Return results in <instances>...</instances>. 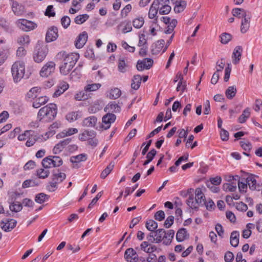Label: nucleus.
<instances>
[{
  "label": "nucleus",
  "instance_id": "1",
  "mask_svg": "<svg viewBox=\"0 0 262 262\" xmlns=\"http://www.w3.org/2000/svg\"><path fill=\"white\" fill-rule=\"evenodd\" d=\"M79 57V54L75 53H67L65 51L59 52L56 55V58L62 60L59 67L61 74L64 75L68 74L73 68Z\"/></svg>",
  "mask_w": 262,
  "mask_h": 262
},
{
  "label": "nucleus",
  "instance_id": "2",
  "mask_svg": "<svg viewBox=\"0 0 262 262\" xmlns=\"http://www.w3.org/2000/svg\"><path fill=\"white\" fill-rule=\"evenodd\" d=\"M57 107L55 104L50 103L41 108L37 114V120L41 122L52 121L56 116Z\"/></svg>",
  "mask_w": 262,
  "mask_h": 262
},
{
  "label": "nucleus",
  "instance_id": "3",
  "mask_svg": "<svg viewBox=\"0 0 262 262\" xmlns=\"http://www.w3.org/2000/svg\"><path fill=\"white\" fill-rule=\"evenodd\" d=\"M205 197L202 190L198 188L195 190V196L189 194L186 204L192 209L198 210L199 206L204 205Z\"/></svg>",
  "mask_w": 262,
  "mask_h": 262
},
{
  "label": "nucleus",
  "instance_id": "4",
  "mask_svg": "<svg viewBox=\"0 0 262 262\" xmlns=\"http://www.w3.org/2000/svg\"><path fill=\"white\" fill-rule=\"evenodd\" d=\"M25 72V64L23 62L16 61L12 65L11 73L14 81L17 82L24 77Z\"/></svg>",
  "mask_w": 262,
  "mask_h": 262
},
{
  "label": "nucleus",
  "instance_id": "5",
  "mask_svg": "<svg viewBox=\"0 0 262 262\" xmlns=\"http://www.w3.org/2000/svg\"><path fill=\"white\" fill-rule=\"evenodd\" d=\"M48 53L47 46L38 44L33 53V59L37 63L41 62L45 59Z\"/></svg>",
  "mask_w": 262,
  "mask_h": 262
},
{
  "label": "nucleus",
  "instance_id": "6",
  "mask_svg": "<svg viewBox=\"0 0 262 262\" xmlns=\"http://www.w3.org/2000/svg\"><path fill=\"white\" fill-rule=\"evenodd\" d=\"M61 158L58 156H49L42 160V165L46 169L54 167H59L62 164Z\"/></svg>",
  "mask_w": 262,
  "mask_h": 262
},
{
  "label": "nucleus",
  "instance_id": "7",
  "mask_svg": "<svg viewBox=\"0 0 262 262\" xmlns=\"http://www.w3.org/2000/svg\"><path fill=\"white\" fill-rule=\"evenodd\" d=\"M15 24L17 28L25 32L33 30L37 27L35 23L26 19H18Z\"/></svg>",
  "mask_w": 262,
  "mask_h": 262
},
{
  "label": "nucleus",
  "instance_id": "8",
  "mask_svg": "<svg viewBox=\"0 0 262 262\" xmlns=\"http://www.w3.org/2000/svg\"><path fill=\"white\" fill-rule=\"evenodd\" d=\"M55 69V62L53 61H48L41 69L40 75L43 77H47L54 72Z\"/></svg>",
  "mask_w": 262,
  "mask_h": 262
},
{
  "label": "nucleus",
  "instance_id": "9",
  "mask_svg": "<svg viewBox=\"0 0 262 262\" xmlns=\"http://www.w3.org/2000/svg\"><path fill=\"white\" fill-rule=\"evenodd\" d=\"M28 140L26 143V145L27 147H31L33 146L36 142H42L47 140L48 137L45 138L42 135H39L32 133L30 135L28 138Z\"/></svg>",
  "mask_w": 262,
  "mask_h": 262
},
{
  "label": "nucleus",
  "instance_id": "10",
  "mask_svg": "<svg viewBox=\"0 0 262 262\" xmlns=\"http://www.w3.org/2000/svg\"><path fill=\"white\" fill-rule=\"evenodd\" d=\"M17 221L14 219H5L2 221L1 226L4 231L9 232L15 227Z\"/></svg>",
  "mask_w": 262,
  "mask_h": 262
},
{
  "label": "nucleus",
  "instance_id": "11",
  "mask_svg": "<svg viewBox=\"0 0 262 262\" xmlns=\"http://www.w3.org/2000/svg\"><path fill=\"white\" fill-rule=\"evenodd\" d=\"M116 119V115L112 113H107L102 118V127L104 129H107L111 126V123H113Z\"/></svg>",
  "mask_w": 262,
  "mask_h": 262
},
{
  "label": "nucleus",
  "instance_id": "12",
  "mask_svg": "<svg viewBox=\"0 0 262 262\" xmlns=\"http://www.w3.org/2000/svg\"><path fill=\"white\" fill-rule=\"evenodd\" d=\"M153 60L151 58H145L143 60H139L137 64V69L138 71H142L144 69H150L153 64Z\"/></svg>",
  "mask_w": 262,
  "mask_h": 262
},
{
  "label": "nucleus",
  "instance_id": "13",
  "mask_svg": "<svg viewBox=\"0 0 262 262\" xmlns=\"http://www.w3.org/2000/svg\"><path fill=\"white\" fill-rule=\"evenodd\" d=\"M125 258L129 262H137L138 260V255L133 248H128L124 254Z\"/></svg>",
  "mask_w": 262,
  "mask_h": 262
},
{
  "label": "nucleus",
  "instance_id": "14",
  "mask_svg": "<svg viewBox=\"0 0 262 262\" xmlns=\"http://www.w3.org/2000/svg\"><path fill=\"white\" fill-rule=\"evenodd\" d=\"M118 71L121 73H125L129 69V62L125 57H120L118 62Z\"/></svg>",
  "mask_w": 262,
  "mask_h": 262
},
{
  "label": "nucleus",
  "instance_id": "15",
  "mask_svg": "<svg viewBox=\"0 0 262 262\" xmlns=\"http://www.w3.org/2000/svg\"><path fill=\"white\" fill-rule=\"evenodd\" d=\"M242 52L243 48L242 46H238L234 49L232 55V62L234 64H237L239 63L241 58Z\"/></svg>",
  "mask_w": 262,
  "mask_h": 262
},
{
  "label": "nucleus",
  "instance_id": "16",
  "mask_svg": "<svg viewBox=\"0 0 262 262\" xmlns=\"http://www.w3.org/2000/svg\"><path fill=\"white\" fill-rule=\"evenodd\" d=\"M58 37V29L57 27H52L50 28L46 33V39L47 42H51Z\"/></svg>",
  "mask_w": 262,
  "mask_h": 262
},
{
  "label": "nucleus",
  "instance_id": "17",
  "mask_svg": "<svg viewBox=\"0 0 262 262\" xmlns=\"http://www.w3.org/2000/svg\"><path fill=\"white\" fill-rule=\"evenodd\" d=\"M88 34L84 31L80 33L75 41V46L78 49L82 48L88 40Z\"/></svg>",
  "mask_w": 262,
  "mask_h": 262
},
{
  "label": "nucleus",
  "instance_id": "18",
  "mask_svg": "<svg viewBox=\"0 0 262 262\" xmlns=\"http://www.w3.org/2000/svg\"><path fill=\"white\" fill-rule=\"evenodd\" d=\"M96 136V132L94 130H84L79 135V139L82 141H88L92 137Z\"/></svg>",
  "mask_w": 262,
  "mask_h": 262
},
{
  "label": "nucleus",
  "instance_id": "19",
  "mask_svg": "<svg viewBox=\"0 0 262 262\" xmlns=\"http://www.w3.org/2000/svg\"><path fill=\"white\" fill-rule=\"evenodd\" d=\"M251 18V14L248 12V16L246 18L242 19L241 25V32L242 33H245L249 30Z\"/></svg>",
  "mask_w": 262,
  "mask_h": 262
},
{
  "label": "nucleus",
  "instance_id": "20",
  "mask_svg": "<svg viewBox=\"0 0 262 262\" xmlns=\"http://www.w3.org/2000/svg\"><path fill=\"white\" fill-rule=\"evenodd\" d=\"M165 44V41L163 39L158 40L151 46V53L152 54H157L163 49Z\"/></svg>",
  "mask_w": 262,
  "mask_h": 262
},
{
  "label": "nucleus",
  "instance_id": "21",
  "mask_svg": "<svg viewBox=\"0 0 262 262\" xmlns=\"http://www.w3.org/2000/svg\"><path fill=\"white\" fill-rule=\"evenodd\" d=\"M12 10L17 16L22 15L25 12L24 6L19 5L17 2H13L12 5Z\"/></svg>",
  "mask_w": 262,
  "mask_h": 262
},
{
  "label": "nucleus",
  "instance_id": "22",
  "mask_svg": "<svg viewBox=\"0 0 262 262\" xmlns=\"http://www.w3.org/2000/svg\"><path fill=\"white\" fill-rule=\"evenodd\" d=\"M158 0H154L150 7L148 17L150 19L154 18L157 14L158 9Z\"/></svg>",
  "mask_w": 262,
  "mask_h": 262
},
{
  "label": "nucleus",
  "instance_id": "23",
  "mask_svg": "<svg viewBox=\"0 0 262 262\" xmlns=\"http://www.w3.org/2000/svg\"><path fill=\"white\" fill-rule=\"evenodd\" d=\"M97 121V119L96 117L90 116L83 120L82 125L85 127H94L96 125Z\"/></svg>",
  "mask_w": 262,
  "mask_h": 262
},
{
  "label": "nucleus",
  "instance_id": "24",
  "mask_svg": "<svg viewBox=\"0 0 262 262\" xmlns=\"http://www.w3.org/2000/svg\"><path fill=\"white\" fill-rule=\"evenodd\" d=\"M165 230L163 229H159L154 231V236L152 243H160L163 239V236Z\"/></svg>",
  "mask_w": 262,
  "mask_h": 262
},
{
  "label": "nucleus",
  "instance_id": "25",
  "mask_svg": "<svg viewBox=\"0 0 262 262\" xmlns=\"http://www.w3.org/2000/svg\"><path fill=\"white\" fill-rule=\"evenodd\" d=\"M48 101L49 98L47 96H41L34 100L32 106L35 108H38L42 105L46 104Z\"/></svg>",
  "mask_w": 262,
  "mask_h": 262
},
{
  "label": "nucleus",
  "instance_id": "26",
  "mask_svg": "<svg viewBox=\"0 0 262 262\" xmlns=\"http://www.w3.org/2000/svg\"><path fill=\"white\" fill-rule=\"evenodd\" d=\"M234 16L238 18H246L248 16V12L245 10L241 8H234L232 11Z\"/></svg>",
  "mask_w": 262,
  "mask_h": 262
},
{
  "label": "nucleus",
  "instance_id": "27",
  "mask_svg": "<svg viewBox=\"0 0 262 262\" xmlns=\"http://www.w3.org/2000/svg\"><path fill=\"white\" fill-rule=\"evenodd\" d=\"M78 133V129L76 128H70L63 130L62 132L57 135V138H64L66 136H72Z\"/></svg>",
  "mask_w": 262,
  "mask_h": 262
},
{
  "label": "nucleus",
  "instance_id": "28",
  "mask_svg": "<svg viewBox=\"0 0 262 262\" xmlns=\"http://www.w3.org/2000/svg\"><path fill=\"white\" fill-rule=\"evenodd\" d=\"M69 88V84L66 82H62L59 84L58 89L53 94L54 97H58L63 93Z\"/></svg>",
  "mask_w": 262,
  "mask_h": 262
},
{
  "label": "nucleus",
  "instance_id": "29",
  "mask_svg": "<svg viewBox=\"0 0 262 262\" xmlns=\"http://www.w3.org/2000/svg\"><path fill=\"white\" fill-rule=\"evenodd\" d=\"M178 76L180 81L178 82L176 90L178 92L181 91L183 93L186 89V82L184 80L183 76L182 74H179Z\"/></svg>",
  "mask_w": 262,
  "mask_h": 262
},
{
  "label": "nucleus",
  "instance_id": "30",
  "mask_svg": "<svg viewBox=\"0 0 262 262\" xmlns=\"http://www.w3.org/2000/svg\"><path fill=\"white\" fill-rule=\"evenodd\" d=\"M239 234L238 232L236 231H233L230 235V244L231 245L236 247L239 244Z\"/></svg>",
  "mask_w": 262,
  "mask_h": 262
},
{
  "label": "nucleus",
  "instance_id": "31",
  "mask_svg": "<svg viewBox=\"0 0 262 262\" xmlns=\"http://www.w3.org/2000/svg\"><path fill=\"white\" fill-rule=\"evenodd\" d=\"M0 27L7 32L11 33L13 32V30L10 26V24L5 18L1 17H0Z\"/></svg>",
  "mask_w": 262,
  "mask_h": 262
},
{
  "label": "nucleus",
  "instance_id": "32",
  "mask_svg": "<svg viewBox=\"0 0 262 262\" xmlns=\"http://www.w3.org/2000/svg\"><path fill=\"white\" fill-rule=\"evenodd\" d=\"M142 78L140 75H135L132 79L131 87L133 89L138 90L141 83Z\"/></svg>",
  "mask_w": 262,
  "mask_h": 262
},
{
  "label": "nucleus",
  "instance_id": "33",
  "mask_svg": "<svg viewBox=\"0 0 262 262\" xmlns=\"http://www.w3.org/2000/svg\"><path fill=\"white\" fill-rule=\"evenodd\" d=\"M236 92V88L235 86H230L226 90L225 95L228 99H232L235 97Z\"/></svg>",
  "mask_w": 262,
  "mask_h": 262
},
{
  "label": "nucleus",
  "instance_id": "34",
  "mask_svg": "<svg viewBox=\"0 0 262 262\" xmlns=\"http://www.w3.org/2000/svg\"><path fill=\"white\" fill-rule=\"evenodd\" d=\"M86 160L87 155L85 154H81L75 156H72L70 158V161L73 163L85 161Z\"/></svg>",
  "mask_w": 262,
  "mask_h": 262
},
{
  "label": "nucleus",
  "instance_id": "35",
  "mask_svg": "<svg viewBox=\"0 0 262 262\" xmlns=\"http://www.w3.org/2000/svg\"><path fill=\"white\" fill-rule=\"evenodd\" d=\"M114 167V162H111L107 167L102 171L100 174V178L105 179L112 171Z\"/></svg>",
  "mask_w": 262,
  "mask_h": 262
},
{
  "label": "nucleus",
  "instance_id": "36",
  "mask_svg": "<svg viewBox=\"0 0 262 262\" xmlns=\"http://www.w3.org/2000/svg\"><path fill=\"white\" fill-rule=\"evenodd\" d=\"M246 182L249 185V188L251 190H255L256 187V181L255 177L253 175H251L247 178L245 180Z\"/></svg>",
  "mask_w": 262,
  "mask_h": 262
},
{
  "label": "nucleus",
  "instance_id": "37",
  "mask_svg": "<svg viewBox=\"0 0 262 262\" xmlns=\"http://www.w3.org/2000/svg\"><path fill=\"white\" fill-rule=\"evenodd\" d=\"M17 42L20 45L28 46L30 42V37L27 35L20 36L17 38Z\"/></svg>",
  "mask_w": 262,
  "mask_h": 262
},
{
  "label": "nucleus",
  "instance_id": "38",
  "mask_svg": "<svg viewBox=\"0 0 262 262\" xmlns=\"http://www.w3.org/2000/svg\"><path fill=\"white\" fill-rule=\"evenodd\" d=\"M187 231L185 228H181L178 230L176 235V239L178 242H182L186 238Z\"/></svg>",
  "mask_w": 262,
  "mask_h": 262
},
{
  "label": "nucleus",
  "instance_id": "39",
  "mask_svg": "<svg viewBox=\"0 0 262 262\" xmlns=\"http://www.w3.org/2000/svg\"><path fill=\"white\" fill-rule=\"evenodd\" d=\"M48 169L49 168L46 169L43 168L37 169L36 171V174L37 177L40 179H45L47 178L50 174V171Z\"/></svg>",
  "mask_w": 262,
  "mask_h": 262
},
{
  "label": "nucleus",
  "instance_id": "40",
  "mask_svg": "<svg viewBox=\"0 0 262 262\" xmlns=\"http://www.w3.org/2000/svg\"><path fill=\"white\" fill-rule=\"evenodd\" d=\"M250 115V108L247 107L245 108L242 114L239 117L238 120L241 123H244L247 118H248Z\"/></svg>",
  "mask_w": 262,
  "mask_h": 262
},
{
  "label": "nucleus",
  "instance_id": "41",
  "mask_svg": "<svg viewBox=\"0 0 262 262\" xmlns=\"http://www.w3.org/2000/svg\"><path fill=\"white\" fill-rule=\"evenodd\" d=\"M133 26L136 29L141 28L144 24V19L143 17H138L133 20Z\"/></svg>",
  "mask_w": 262,
  "mask_h": 262
},
{
  "label": "nucleus",
  "instance_id": "42",
  "mask_svg": "<svg viewBox=\"0 0 262 262\" xmlns=\"http://www.w3.org/2000/svg\"><path fill=\"white\" fill-rule=\"evenodd\" d=\"M121 94V91L120 89L117 88H115L111 90L108 97L110 99H116L118 98Z\"/></svg>",
  "mask_w": 262,
  "mask_h": 262
},
{
  "label": "nucleus",
  "instance_id": "43",
  "mask_svg": "<svg viewBox=\"0 0 262 262\" xmlns=\"http://www.w3.org/2000/svg\"><path fill=\"white\" fill-rule=\"evenodd\" d=\"M223 188L225 191L234 192L236 189V182H231L230 183H225L223 185Z\"/></svg>",
  "mask_w": 262,
  "mask_h": 262
},
{
  "label": "nucleus",
  "instance_id": "44",
  "mask_svg": "<svg viewBox=\"0 0 262 262\" xmlns=\"http://www.w3.org/2000/svg\"><path fill=\"white\" fill-rule=\"evenodd\" d=\"M89 18V15L84 14L77 16L74 19V22L78 25H80L84 23Z\"/></svg>",
  "mask_w": 262,
  "mask_h": 262
},
{
  "label": "nucleus",
  "instance_id": "45",
  "mask_svg": "<svg viewBox=\"0 0 262 262\" xmlns=\"http://www.w3.org/2000/svg\"><path fill=\"white\" fill-rule=\"evenodd\" d=\"M146 228L150 231H155L158 227V224L152 220H149L146 223Z\"/></svg>",
  "mask_w": 262,
  "mask_h": 262
},
{
  "label": "nucleus",
  "instance_id": "46",
  "mask_svg": "<svg viewBox=\"0 0 262 262\" xmlns=\"http://www.w3.org/2000/svg\"><path fill=\"white\" fill-rule=\"evenodd\" d=\"M88 95L87 92L83 91H80L75 95V99L78 101L84 100L88 99Z\"/></svg>",
  "mask_w": 262,
  "mask_h": 262
},
{
  "label": "nucleus",
  "instance_id": "47",
  "mask_svg": "<svg viewBox=\"0 0 262 262\" xmlns=\"http://www.w3.org/2000/svg\"><path fill=\"white\" fill-rule=\"evenodd\" d=\"M186 6V2L184 1L180 2L176 4V6L174 8V11L176 13H180L182 12Z\"/></svg>",
  "mask_w": 262,
  "mask_h": 262
},
{
  "label": "nucleus",
  "instance_id": "48",
  "mask_svg": "<svg viewBox=\"0 0 262 262\" xmlns=\"http://www.w3.org/2000/svg\"><path fill=\"white\" fill-rule=\"evenodd\" d=\"M66 177V175L63 172L54 173L53 174V181H55L59 183L64 180Z\"/></svg>",
  "mask_w": 262,
  "mask_h": 262
},
{
  "label": "nucleus",
  "instance_id": "49",
  "mask_svg": "<svg viewBox=\"0 0 262 262\" xmlns=\"http://www.w3.org/2000/svg\"><path fill=\"white\" fill-rule=\"evenodd\" d=\"M158 9L159 11V13L161 15H166L168 14L171 11V7L167 5H164L161 7H158Z\"/></svg>",
  "mask_w": 262,
  "mask_h": 262
},
{
  "label": "nucleus",
  "instance_id": "50",
  "mask_svg": "<svg viewBox=\"0 0 262 262\" xmlns=\"http://www.w3.org/2000/svg\"><path fill=\"white\" fill-rule=\"evenodd\" d=\"M38 185V182L36 180H27L23 183V187L25 188L29 187H34Z\"/></svg>",
  "mask_w": 262,
  "mask_h": 262
},
{
  "label": "nucleus",
  "instance_id": "51",
  "mask_svg": "<svg viewBox=\"0 0 262 262\" xmlns=\"http://www.w3.org/2000/svg\"><path fill=\"white\" fill-rule=\"evenodd\" d=\"M80 113L79 112H72L69 113L67 115L66 118L70 122L75 121L78 119Z\"/></svg>",
  "mask_w": 262,
  "mask_h": 262
},
{
  "label": "nucleus",
  "instance_id": "52",
  "mask_svg": "<svg viewBox=\"0 0 262 262\" xmlns=\"http://www.w3.org/2000/svg\"><path fill=\"white\" fill-rule=\"evenodd\" d=\"M221 42L223 44H227L231 40L232 35L228 33H223L220 35Z\"/></svg>",
  "mask_w": 262,
  "mask_h": 262
},
{
  "label": "nucleus",
  "instance_id": "53",
  "mask_svg": "<svg viewBox=\"0 0 262 262\" xmlns=\"http://www.w3.org/2000/svg\"><path fill=\"white\" fill-rule=\"evenodd\" d=\"M40 88L38 87H34L32 88L27 94V97L28 98H33L36 97L38 92L39 91Z\"/></svg>",
  "mask_w": 262,
  "mask_h": 262
},
{
  "label": "nucleus",
  "instance_id": "54",
  "mask_svg": "<svg viewBox=\"0 0 262 262\" xmlns=\"http://www.w3.org/2000/svg\"><path fill=\"white\" fill-rule=\"evenodd\" d=\"M107 109L114 113H117L120 111V106L116 103H112L107 105L105 108V111H106V110Z\"/></svg>",
  "mask_w": 262,
  "mask_h": 262
},
{
  "label": "nucleus",
  "instance_id": "55",
  "mask_svg": "<svg viewBox=\"0 0 262 262\" xmlns=\"http://www.w3.org/2000/svg\"><path fill=\"white\" fill-rule=\"evenodd\" d=\"M48 199V196L47 194L43 193H40L37 194L35 196V201L39 204H42Z\"/></svg>",
  "mask_w": 262,
  "mask_h": 262
},
{
  "label": "nucleus",
  "instance_id": "56",
  "mask_svg": "<svg viewBox=\"0 0 262 262\" xmlns=\"http://www.w3.org/2000/svg\"><path fill=\"white\" fill-rule=\"evenodd\" d=\"M101 84L100 83H93L87 85L85 88V91L91 92L95 91L98 90L101 87Z\"/></svg>",
  "mask_w": 262,
  "mask_h": 262
},
{
  "label": "nucleus",
  "instance_id": "57",
  "mask_svg": "<svg viewBox=\"0 0 262 262\" xmlns=\"http://www.w3.org/2000/svg\"><path fill=\"white\" fill-rule=\"evenodd\" d=\"M22 208L21 204L18 202H14L10 205V209L16 212L20 211Z\"/></svg>",
  "mask_w": 262,
  "mask_h": 262
},
{
  "label": "nucleus",
  "instance_id": "58",
  "mask_svg": "<svg viewBox=\"0 0 262 262\" xmlns=\"http://www.w3.org/2000/svg\"><path fill=\"white\" fill-rule=\"evenodd\" d=\"M122 25H124V28L122 30V32L123 33H126L132 31V27L129 21L122 22L118 26V27L121 26Z\"/></svg>",
  "mask_w": 262,
  "mask_h": 262
},
{
  "label": "nucleus",
  "instance_id": "59",
  "mask_svg": "<svg viewBox=\"0 0 262 262\" xmlns=\"http://www.w3.org/2000/svg\"><path fill=\"white\" fill-rule=\"evenodd\" d=\"M9 55V50L8 49H4L0 52V66L7 59Z\"/></svg>",
  "mask_w": 262,
  "mask_h": 262
},
{
  "label": "nucleus",
  "instance_id": "60",
  "mask_svg": "<svg viewBox=\"0 0 262 262\" xmlns=\"http://www.w3.org/2000/svg\"><path fill=\"white\" fill-rule=\"evenodd\" d=\"M210 183L209 184H207V185L208 187H209L210 185H220L222 182V178L220 176H216L214 178H211L210 179Z\"/></svg>",
  "mask_w": 262,
  "mask_h": 262
},
{
  "label": "nucleus",
  "instance_id": "61",
  "mask_svg": "<svg viewBox=\"0 0 262 262\" xmlns=\"http://www.w3.org/2000/svg\"><path fill=\"white\" fill-rule=\"evenodd\" d=\"M240 145L242 148L245 150L249 151L252 147V144L248 141H241Z\"/></svg>",
  "mask_w": 262,
  "mask_h": 262
},
{
  "label": "nucleus",
  "instance_id": "62",
  "mask_svg": "<svg viewBox=\"0 0 262 262\" xmlns=\"http://www.w3.org/2000/svg\"><path fill=\"white\" fill-rule=\"evenodd\" d=\"M31 133H34V132L31 130H27L24 133L20 134L18 137V140L19 141H24L30 136Z\"/></svg>",
  "mask_w": 262,
  "mask_h": 262
},
{
  "label": "nucleus",
  "instance_id": "63",
  "mask_svg": "<svg viewBox=\"0 0 262 262\" xmlns=\"http://www.w3.org/2000/svg\"><path fill=\"white\" fill-rule=\"evenodd\" d=\"M71 23V19L68 16H64L61 19V24L64 28H67Z\"/></svg>",
  "mask_w": 262,
  "mask_h": 262
},
{
  "label": "nucleus",
  "instance_id": "64",
  "mask_svg": "<svg viewBox=\"0 0 262 262\" xmlns=\"http://www.w3.org/2000/svg\"><path fill=\"white\" fill-rule=\"evenodd\" d=\"M139 40L138 46L139 47L147 46V39L144 34H141L139 36Z\"/></svg>",
  "mask_w": 262,
  "mask_h": 262
}]
</instances>
